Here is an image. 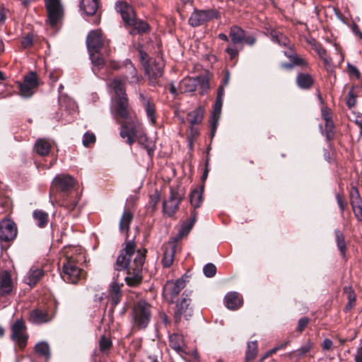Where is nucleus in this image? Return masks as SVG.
Segmentation results:
<instances>
[{
  "label": "nucleus",
  "mask_w": 362,
  "mask_h": 362,
  "mask_svg": "<svg viewBox=\"0 0 362 362\" xmlns=\"http://www.w3.org/2000/svg\"><path fill=\"white\" fill-rule=\"evenodd\" d=\"M257 354V341H250L247 343V347L245 353V359L247 361L253 360Z\"/></svg>",
  "instance_id": "ea45409f"
},
{
  "label": "nucleus",
  "mask_w": 362,
  "mask_h": 362,
  "mask_svg": "<svg viewBox=\"0 0 362 362\" xmlns=\"http://www.w3.org/2000/svg\"><path fill=\"white\" fill-rule=\"evenodd\" d=\"M47 13V21L52 27H54L64 17V6L61 0H45Z\"/></svg>",
  "instance_id": "1a4fd4ad"
},
{
  "label": "nucleus",
  "mask_w": 362,
  "mask_h": 362,
  "mask_svg": "<svg viewBox=\"0 0 362 362\" xmlns=\"http://www.w3.org/2000/svg\"><path fill=\"white\" fill-rule=\"evenodd\" d=\"M75 185V180L68 175H57L52 184L51 194L56 190L59 194L60 198L62 199V206H64V199L71 191Z\"/></svg>",
  "instance_id": "0eeeda50"
},
{
  "label": "nucleus",
  "mask_w": 362,
  "mask_h": 362,
  "mask_svg": "<svg viewBox=\"0 0 362 362\" xmlns=\"http://www.w3.org/2000/svg\"><path fill=\"white\" fill-rule=\"evenodd\" d=\"M308 318L302 317L298 320L297 330L298 332H302V330L308 325Z\"/></svg>",
  "instance_id": "864d4df0"
},
{
  "label": "nucleus",
  "mask_w": 362,
  "mask_h": 362,
  "mask_svg": "<svg viewBox=\"0 0 362 362\" xmlns=\"http://www.w3.org/2000/svg\"><path fill=\"white\" fill-rule=\"evenodd\" d=\"M243 42H245L246 44H247L249 45H253L256 42V39L252 35L246 36L245 35V39H244Z\"/></svg>",
  "instance_id": "680f3d73"
},
{
  "label": "nucleus",
  "mask_w": 362,
  "mask_h": 362,
  "mask_svg": "<svg viewBox=\"0 0 362 362\" xmlns=\"http://www.w3.org/2000/svg\"><path fill=\"white\" fill-rule=\"evenodd\" d=\"M325 132L327 140H332L334 135V125L332 119L325 121Z\"/></svg>",
  "instance_id": "37998d69"
},
{
  "label": "nucleus",
  "mask_w": 362,
  "mask_h": 362,
  "mask_svg": "<svg viewBox=\"0 0 362 362\" xmlns=\"http://www.w3.org/2000/svg\"><path fill=\"white\" fill-rule=\"evenodd\" d=\"M354 122L362 132V115H356Z\"/></svg>",
  "instance_id": "338daca9"
},
{
  "label": "nucleus",
  "mask_w": 362,
  "mask_h": 362,
  "mask_svg": "<svg viewBox=\"0 0 362 362\" xmlns=\"http://www.w3.org/2000/svg\"><path fill=\"white\" fill-rule=\"evenodd\" d=\"M336 197H337V203H338V205H339L340 209L341 211H343L344 209V207H345L344 202H343V200L341 198V197L339 196V194H337Z\"/></svg>",
  "instance_id": "0e129e2a"
},
{
  "label": "nucleus",
  "mask_w": 362,
  "mask_h": 362,
  "mask_svg": "<svg viewBox=\"0 0 362 362\" xmlns=\"http://www.w3.org/2000/svg\"><path fill=\"white\" fill-rule=\"evenodd\" d=\"M223 95H224V89H223V87L221 86L218 88L216 99L223 100Z\"/></svg>",
  "instance_id": "69168bd1"
},
{
  "label": "nucleus",
  "mask_w": 362,
  "mask_h": 362,
  "mask_svg": "<svg viewBox=\"0 0 362 362\" xmlns=\"http://www.w3.org/2000/svg\"><path fill=\"white\" fill-rule=\"evenodd\" d=\"M284 348V345H279L276 347H274V349H270L259 360L260 362L263 361L267 358L269 357L272 354H275L278 350Z\"/></svg>",
  "instance_id": "8fccbe9b"
},
{
  "label": "nucleus",
  "mask_w": 362,
  "mask_h": 362,
  "mask_svg": "<svg viewBox=\"0 0 362 362\" xmlns=\"http://www.w3.org/2000/svg\"><path fill=\"white\" fill-rule=\"evenodd\" d=\"M186 281L183 277L175 281H168L163 288V296L170 303L177 297L180 292L185 287Z\"/></svg>",
  "instance_id": "9b49d317"
},
{
  "label": "nucleus",
  "mask_w": 362,
  "mask_h": 362,
  "mask_svg": "<svg viewBox=\"0 0 362 362\" xmlns=\"http://www.w3.org/2000/svg\"><path fill=\"white\" fill-rule=\"evenodd\" d=\"M296 83L301 89H309L314 83V79L310 74L300 73L297 76Z\"/></svg>",
  "instance_id": "7c9ffc66"
},
{
  "label": "nucleus",
  "mask_w": 362,
  "mask_h": 362,
  "mask_svg": "<svg viewBox=\"0 0 362 362\" xmlns=\"http://www.w3.org/2000/svg\"><path fill=\"white\" fill-rule=\"evenodd\" d=\"M226 51L230 56V58H232V59L235 57L238 53V52L236 49L230 47H228L226 49Z\"/></svg>",
  "instance_id": "052dcab7"
},
{
  "label": "nucleus",
  "mask_w": 362,
  "mask_h": 362,
  "mask_svg": "<svg viewBox=\"0 0 362 362\" xmlns=\"http://www.w3.org/2000/svg\"><path fill=\"white\" fill-rule=\"evenodd\" d=\"M119 135L122 139H127L126 142L129 146H132L137 140L147 150L148 155H151L154 151V145L143 132L141 127L137 121L124 122L122 124Z\"/></svg>",
  "instance_id": "7ed1b4c3"
},
{
  "label": "nucleus",
  "mask_w": 362,
  "mask_h": 362,
  "mask_svg": "<svg viewBox=\"0 0 362 362\" xmlns=\"http://www.w3.org/2000/svg\"><path fill=\"white\" fill-rule=\"evenodd\" d=\"M35 351L40 357L47 361L50 358L49 346L47 342L42 341L37 344L35 346Z\"/></svg>",
  "instance_id": "c9c22d12"
},
{
  "label": "nucleus",
  "mask_w": 362,
  "mask_h": 362,
  "mask_svg": "<svg viewBox=\"0 0 362 362\" xmlns=\"http://www.w3.org/2000/svg\"><path fill=\"white\" fill-rule=\"evenodd\" d=\"M124 78L130 85L135 86L139 83L141 77L138 75L137 71L130 59H127L124 62Z\"/></svg>",
  "instance_id": "6ab92c4d"
},
{
  "label": "nucleus",
  "mask_w": 362,
  "mask_h": 362,
  "mask_svg": "<svg viewBox=\"0 0 362 362\" xmlns=\"http://www.w3.org/2000/svg\"><path fill=\"white\" fill-rule=\"evenodd\" d=\"M44 275L42 269L32 267L24 276L23 281L30 287L34 286Z\"/></svg>",
  "instance_id": "b1692460"
},
{
  "label": "nucleus",
  "mask_w": 362,
  "mask_h": 362,
  "mask_svg": "<svg viewBox=\"0 0 362 362\" xmlns=\"http://www.w3.org/2000/svg\"><path fill=\"white\" fill-rule=\"evenodd\" d=\"M132 318L135 328L139 329L146 328L151 318L150 304L144 300L136 303L132 309Z\"/></svg>",
  "instance_id": "39448f33"
},
{
  "label": "nucleus",
  "mask_w": 362,
  "mask_h": 362,
  "mask_svg": "<svg viewBox=\"0 0 362 362\" xmlns=\"http://www.w3.org/2000/svg\"><path fill=\"white\" fill-rule=\"evenodd\" d=\"M17 234V229L13 222L3 221L0 222V240L6 242L13 240Z\"/></svg>",
  "instance_id": "a211bd4d"
},
{
  "label": "nucleus",
  "mask_w": 362,
  "mask_h": 362,
  "mask_svg": "<svg viewBox=\"0 0 362 362\" xmlns=\"http://www.w3.org/2000/svg\"><path fill=\"white\" fill-rule=\"evenodd\" d=\"M110 86L112 88L115 95V105L112 109L115 117L126 120L125 122L134 121L131 116L129 100L122 81L115 78L112 81Z\"/></svg>",
  "instance_id": "f03ea898"
},
{
  "label": "nucleus",
  "mask_w": 362,
  "mask_h": 362,
  "mask_svg": "<svg viewBox=\"0 0 362 362\" xmlns=\"http://www.w3.org/2000/svg\"><path fill=\"white\" fill-rule=\"evenodd\" d=\"M13 281L7 271L0 272V296L8 295L13 289Z\"/></svg>",
  "instance_id": "412c9836"
},
{
  "label": "nucleus",
  "mask_w": 362,
  "mask_h": 362,
  "mask_svg": "<svg viewBox=\"0 0 362 362\" xmlns=\"http://www.w3.org/2000/svg\"><path fill=\"white\" fill-rule=\"evenodd\" d=\"M95 142V136L94 134L90 132H86L83 135V144L86 147H89L90 144Z\"/></svg>",
  "instance_id": "a18cd8bd"
},
{
  "label": "nucleus",
  "mask_w": 362,
  "mask_h": 362,
  "mask_svg": "<svg viewBox=\"0 0 362 362\" xmlns=\"http://www.w3.org/2000/svg\"><path fill=\"white\" fill-rule=\"evenodd\" d=\"M271 37L273 41L278 43L281 46H287L289 44V40L284 35L279 33L276 30L271 31Z\"/></svg>",
  "instance_id": "a19ab883"
},
{
  "label": "nucleus",
  "mask_w": 362,
  "mask_h": 362,
  "mask_svg": "<svg viewBox=\"0 0 362 362\" xmlns=\"http://www.w3.org/2000/svg\"><path fill=\"white\" fill-rule=\"evenodd\" d=\"M80 9L87 16H93L98 8L97 0H81Z\"/></svg>",
  "instance_id": "cd10ccee"
},
{
  "label": "nucleus",
  "mask_w": 362,
  "mask_h": 362,
  "mask_svg": "<svg viewBox=\"0 0 362 362\" xmlns=\"http://www.w3.org/2000/svg\"><path fill=\"white\" fill-rule=\"evenodd\" d=\"M37 86V74L35 72H30L25 76L23 82L19 84L21 95L24 98L31 97L34 93L33 90Z\"/></svg>",
  "instance_id": "ddd939ff"
},
{
  "label": "nucleus",
  "mask_w": 362,
  "mask_h": 362,
  "mask_svg": "<svg viewBox=\"0 0 362 362\" xmlns=\"http://www.w3.org/2000/svg\"><path fill=\"white\" fill-rule=\"evenodd\" d=\"M349 71H350V73L356 75V76H358V75H359V72H358V69H356V67H355L354 66H349Z\"/></svg>",
  "instance_id": "774afa93"
},
{
  "label": "nucleus",
  "mask_w": 362,
  "mask_h": 362,
  "mask_svg": "<svg viewBox=\"0 0 362 362\" xmlns=\"http://www.w3.org/2000/svg\"><path fill=\"white\" fill-rule=\"evenodd\" d=\"M175 252V246H172L170 248L165 250L162 259V263L164 267H170L172 265L173 262Z\"/></svg>",
  "instance_id": "58836bf2"
},
{
  "label": "nucleus",
  "mask_w": 362,
  "mask_h": 362,
  "mask_svg": "<svg viewBox=\"0 0 362 362\" xmlns=\"http://www.w3.org/2000/svg\"><path fill=\"white\" fill-rule=\"evenodd\" d=\"M209 88V80L206 76L186 78L180 83V90L185 93L193 92L199 88L200 93L204 94Z\"/></svg>",
  "instance_id": "6e6552de"
},
{
  "label": "nucleus",
  "mask_w": 362,
  "mask_h": 362,
  "mask_svg": "<svg viewBox=\"0 0 362 362\" xmlns=\"http://www.w3.org/2000/svg\"><path fill=\"white\" fill-rule=\"evenodd\" d=\"M355 362H362V346L357 349L356 353L354 356Z\"/></svg>",
  "instance_id": "bf43d9fd"
},
{
  "label": "nucleus",
  "mask_w": 362,
  "mask_h": 362,
  "mask_svg": "<svg viewBox=\"0 0 362 362\" xmlns=\"http://www.w3.org/2000/svg\"><path fill=\"white\" fill-rule=\"evenodd\" d=\"M224 303L228 309L235 310L240 307L243 299L237 292H230L225 296Z\"/></svg>",
  "instance_id": "393cba45"
},
{
  "label": "nucleus",
  "mask_w": 362,
  "mask_h": 362,
  "mask_svg": "<svg viewBox=\"0 0 362 362\" xmlns=\"http://www.w3.org/2000/svg\"><path fill=\"white\" fill-rule=\"evenodd\" d=\"M52 317L49 315L42 310H34L30 312V320L33 323L41 324L50 321Z\"/></svg>",
  "instance_id": "c85d7f7f"
},
{
  "label": "nucleus",
  "mask_w": 362,
  "mask_h": 362,
  "mask_svg": "<svg viewBox=\"0 0 362 362\" xmlns=\"http://www.w3.org/2000/svg\"><path fill=\"white\" fill-rule=\"evenodd\" d=\"M36 224L40 228H45L49 220L48 214L42 210H35L33 214Z\"/></svg>",
  "instance_id": "f704fd0d"
},
{
  "label": "nucleus",
  "mask_w": 362,
  "mask_h": 362,
  "mask_svg": "<svg viewBox=\"0 0 362 362\" xmlns=\"http://www.w3.org/2000/svg\"><path fill=\"white\" fill-rule=\"evenodd\" d=\"M32 44H33V38L30 35L25 36L22 41V45L25 47H28L30 46V45H32Z\"/></svg>",
  "instance_id": "13d9d810"
},
{
  "label": "nucleus",
  "mask_w": 362,
  "mask_h": 362,
  "mask_svg": "<svg viewBox=\"0 0 362 362\" xmlns=\"http://www.w3.org/2000/svg\"><path fill=\"white\" fill-rule=\"evenodd\" d=\"M189 293L185 291L182 294L181 301L177 304V310L175 311V317L177 319H180L181 316H183L186 320L189 317L192 315V308L189 307L190 304Z\"/></svg>",
  "instance_id": "2eb2a0df"
},
{
  "label": "nucleus",
  "mask_w": 362,
  "mask_h": 362,
  "mask_svg": "<svg viewBox=\"0 0 362 362\" xmlns=\"http://www.w3.org/2000/svg\"><path fill=\"white\" fill-rule=\"evenodd\" d=\"M145 74L148 76L150 83L155 85L158 78L163 75V63L162 61L146 62L145 64Z\"/></svg>",
  "instance_id": "4468645a"
},
{
  "label": "nucleus",
  "mask_w": 362,
  "mask_h": 362,
  "mask_svg": "<svg viewBox=\"0 0 362 362\" xmlns=\"http://www.w3.org/2000/svg\"><path fill=\"white\" fill-rule=\"evenodd\" d=\"M321 112H322V117L323 118V119L325 121L332 119L330 109H329L327 107H323V108H322Z\"/></svg>",
  "instance_id": "5fc2aeb1"
},
{
  "label": "nucleus",
  "mask_w": 362,
  "mask_h": 362,
  "mask_svg": "<svg viewBox=\"0 0 362 362\" xmlns=\"http://www.w3.org/2000/svg\"><path fill=\"white\" fill-rule=\"evenodd\" d=\"M222 105H223V100H220V99L216 100V103L214 107V111L211 113V115L210 117V120H209L211 127V137H214V136L215 135L216 129H217L218 122V119L220 117Z\"/></svg>",
  "instance_id": "5701e85b"
},
{
  "label": "nucleus",
  "mask_w": 362,
  "mask_h": 362,
  "mask_svg": "<svg viewBox=\"0 0 362 362\" xmlns=\"http://www.w3.org/2000/svg\"><path fill=\"white\" fill-rule=\"evenodd\" d=\"M182 199V194L171 189L169 199L163 204L164 214L168 216H173Z\"/></svg>",
  "instance_id": "dca6fc26"
},
{
  "label": "nucleus",
  "mask_w": 362,
  "mask_h": 362,
  "mask_svg": "<svg viewBox=\"0 0 362 362\" xmlns=\"http://www.w3.org/2000/svg\"><path fill=\"white\" fill-rule=\"evenodd\" d=\"M122 285V284H119L117 282H112L110 286L109 299L112 308H115L120 302L122 296L121 286Z\"/></svg>",
  "instance_id": "bb28decb"
},
{
  "label": "nucleus",
  "mask_w": 362,
  "mask_h": 362,
  "mask_svg": "<svg viewBox=\"0 0 362 362\" xmlns=\"http://www.w3.org/2000/svg\"><path fill=\"white\" fill-rule=\"evenodd\" d=\"M333 346L332 341L329 339H325L322 343V349L325 351L331 349Z\"/></svg>",
  "instance_id": "6e6d98bb"
},
{
  "label": "nucleus",
  "mask_w": 362,
  "mask_h": 362,
  "mask_svg": "<svg viewBox=\"0 0 362 362\" xmlns=\"http://www.w3.org/2000/svg\"><path fill=\"white\" fill-rule=\"evenodd\" d=\"M139 100L141 103L144 105L147 117L149 119L152 124L156 122V108L155 105L150 100V99L144 93L139 94Z\"/></svg>",
  "instance_id": "4be33fe9"
},
{
  "label": "nucleus",
  "mask_w": 362,
  "mask_h": 362,
  "mask_svg": "<svg viewBox=\"0 0 362 362\" xmlns=\"http://www.w3.org/2000/svg\"><path fill=\"white\" fill-rule=\"evenodd\" d=\"M35 150L40 156H45L51 150V144L45 139H38L35 142Z\"/></svg>",
  "instance_id": "473e14b6"
},
{
  "label": "nucleus",
  "mask_w": 362,
  "mask_h": 362,
  "mask_svg": "<svg viewBox=\"0 0 362 362\" xmlns=\"http://www.w3.org/2000/svg\"><path fill=\"white\" fill-rule=\"evenodd\" d=\"M192 226H193V221L188 222L187 223H186L181 228V229L180 230V235L182 236L187 235L190 231Z\"/></svg>",
  "instance_id": "603ef678"
},
{
  "label": "nucleus",
  "mask_w": 362,
  "mask_h": 362,
  "mask_svg": "<svg viewBox=\"0 0 362 362\" xmlns=\"http://www.w3.org/2000/svg\"><path fill=\"white\" fill-rule=\"evenodd\" d=\"M334 234L337 247L340 254L344 257L346 252V243L344 240V234L339 229L334 230Z\"/></svg>",
  "instance_id": "4c0bfd02"
},
{
  "label": "nucleus",
  "mask_w": 362,
  "mask_h": 362,
  "mask_svg": "<svg viewBox=\"0 0 362 362\" xmlns=\"http://www.w3.org/2000/svg\"><path fill=\"white\" fill-rule=\"evenodd\" d=\"M133 218V214L129 211H124L119 221V230L121 233H128L129 224Z\"/></svg>",
  "instance_id": "72a5a7b5"
},
{
  "label": "nucleus",
  "mask_w": 362,
  "mask_h": 362,
  "mask_svg": "<svg viewBox=\"0 0 362 362\" xmlns=\"http://www.w3.org/2000/svg\"><path fill=\"white\" fill-rule=\"evenodd\" d=\"M204 116V109L201 107L189 112L187 116V120L192 124H198L202 122Z\"/></svg>",
  "instance_id": "2f4dec72"
},
{
  "label": "nucleus",
  "mask_w": 362,
  "mask_h": 362,
  "mask_svg": "<svg viewBox=\"0 0 362 362\" xmlns=\"http://www.w3.org/2000/svg\"><path fill=\"white\" fill-rule=\"evenodd\" d=\"M284 55L291 60V63H282L281 67L283 69H291L293 66L305 64L303 59L298 57L296 53L290 48L288 51L284 52Z\"/></svg>",
  "instance_id": "a878e982"
},
{
  "label": "nucleus",
  "mask_w": 362,
  "mask_h": 362,
  "mask_svg": "<svg viewBox=\"0 0 362 362\" xmlns=\"http://www.w3.org/2000/svg\"><path fill=\"white\" fill-rule=\"evenodd\" d=\"M139 52L140 59H141V62L144 64V66H145V64H146V62H148L147 61H146V59L147 58V54L141 49Z\"/></svg>",
  "instance_id": "e2e57ef3"
},
{
  "label": "nucleus",
  "mask_w": 362,
  "mask_h": 362,
  "mask_svg": "<svg viewBox=\"0 0 362 362\" xmlns=\"http://www.w3.org/2000/svg\"><path fill=\"white\" fill-rule=\"evenodd\" d=\"M61 276L67 283L76 284L84 276V272L74 257L66 256L63 262Z\"/></svg>",
  "instance_id": "423d86ee"
},
{
  "label": "nucleus",
  "mask_w": 362,
  "mask_h": 362,
  "mask_svg": "<svg viewBox=\"0 0 362 362\" xmlns=\"http://www.w3.org/2000/svg\"><path fill=\"white\" fill-rule=\"evenodd\" d=\"M202 192L203 187H199L192 190L190 194V203L194 209L199 207L202 202Z\"/></svg>",
  "instance_id": "e433bc0d"
},
{
  "label": "nucleus",
  "mask_w": 362,
  "mask_h": 362,
  "mask_svg": "<svg viewBox=\"0 0 362 362\" xmlns=\"http://www.w3.org/2000/svg\"><path fill=\"white\" fill-rule=\"evenodd\" d=\"M216 18H218V13L216 10L195 11L189 17V23L192 27H197Z\"/></svg>",
  "instance_id": "f8f14e48"
},
{
  "label": "nucleus",
  "mask_w": 362,
  "mask_h": 362,
  "mask_svg": "<svg viewBox=\"0 0 362 362\" xmlns=\"http://www.w3.org/2000/svg\"><path fill=\"white\" fill-rule=\"evenodd\" d=\"M170 346L174 349L181 356L187 354L186 346L182 335L179 334H173L169 337Z\"/></svg>",
  "instance_id": "aec40b11"
},
{
  "label": "nucleus",
  "mask_w": 362,
  "mask_h": 362,
  "mask_svg": "<svg viewBox=\"0 0 362 362\" xmlns=\"http://www.w3.org/2000/svg\"><path fill=\"white\" fill-rule=\"evenodd\" d=\"M351 205L354 210L357 209L359 216L362 219V202L357 197L356 200L351 201Z\"/></svg>",
  "instance_id": "de8ad7c7"
},
{
  "label": "nucleus",
  "mask_w": 362,
  "mask_h": 362,
  "mask_svg": "<svg viewBox=\"0 0 362 362\" xmlns=\"http://www.w3.org/2000/svg\"><path fill=\"white\" fill-rule=\"evenodd\" d=\"M99 346L101 351H106L110 349L112 341L109 338L103 336L100 340Z\"/></svg>",
  "instance_id": "49530a36"
},
{
  "label": "nucleus",
  "mask_w": 362,
  "mask_h": 362,
  "mask_svg": "<svg viewBox=\"0 0 362 362\" xmlns=\"http://www.w3.org/2000/svg\"><path fill=\"white\" fill-rule=\"evenodd\" d=\"M146 252L145 249L136 250V244L132 240L128 241L125 247L120 251L115 269L117 271L127 272L125 281L128 286H136L141 283Z\"/></svg>",
  "instance_id": "f257e3e1"
},
{
  "label": "nucleus",
  "mask_w": 362,
  "mask_h": 362,
  "mask_svg": "<svg viewBox=\"0 0 362 362\" xmlns=\"http://www.w3.org/2000/svg\"><path fill=\"white\" fill-rule=\"evenodd\" d=\"M11 339L16 343L21 349H23L26 346L28 335L26 333L25 323L22 320H18L12 325Z\"/></svg>",
  "instance_id": "9d476101"
},
{
  "label": "nucleus",
  "mask_w": 362,
  "mask_h": 362,
  "mask_svg": "<svg viewBox=\"0 0 362 362\" xmlns=\"http://www.w3.org/2000/svg\"><path fill=\"white\" fill-rule=\"evenodd\" d=\"M93 65L98 69H100L105 64V59L100 57L98 52H89Z\"/></svg>",
  "instance_id": "79ce46f5"
},
{
  "label": "nucleus",
  "mask_w": 362,
  "mask_h": 362,
  "mask_svg": "<svg viewBox=\"0 0 362 362\" xmlns=\"http://www.w3.org/2000/svg\"><path fill=\"white\" fill-rule=\"evenodd\" d=\"M86 44L89 52H98L104 45L101 30L90 31L88 35Z\"/></svg>",
  "instance_id": "f3484780"
},
{
  "label": "nucleus",
  "mask_w": 362,
  "mask_h": 362,
  "mask_svg": "<svg viewBox=\"0 0 362 362\" xmlns=\"http://www.w3.org/2000/svg\"><path fill=\"white\" fill-rule=\"evenodd\" d=\"M315 51L317 52V53L318 54V55L320 58L324 57L325 56L327 55L326 49L324 47H322L321 45H317L315 47Z\"/></svg>",
  "instance_id": "4d7b16f0"
},
{
  "label": "nucleus",
  "mask_w": 362,
  "mask_h": 362,
  "mask_svg": "<svg viewBox=\"0 0 362 362\" xmlns=\"http://www.w3.org/2000/svg\"><path fill=\"white\" fill-rule=\"evenodd\" d=\"M245 34L244 30L237 25H233L230 29L229 37L233 44H240L244 41Z\"/></svg>",
  "instance_id": "c756f323"
},
{
  "label": "nucleus",
  "mask_w": 362,
  "mask_h": 362,
  "mask_svg": "<svg viewBox=\"0 0 362 362\" xmlns=\"http://www.w3.org/2000/svg\"><path fill=\"white\" fill-rule=\"evenodd\" d=\"M356 102V96L354 93V91L352 90H351L348 94V98L346 100V105L349 107L351 108L355 105Z\"/></svg>",
  "instance_id": "09e8293b"
},
{
  "label": "nucleus",
  "mask_w": 362,
  "mask_h": 362,
  "mask_svg": "<svg viewBox=\"0 0 362 362\" xmlns=\"http://www.w3.org/2000/svg\"><path fill=\"white\" fill-rule=\"evenodd\" d=\"M312 348V344L310 341L307 342L305 345L302 346L297 351L299 356H303L308 353Z\"/></svg>",
  "instance_id": "3c124183"
},
{
  "label": "nucleus",
  "mask_w": 362,
  "mask_h": 362,
  "mask_svg": "<svg viewBox=\"0 0 362 362\" xmlns=\"http://www.w3.org/2000/svg\"><path fill=\"white\" fill-rule=\"evenodd\" d=\"M203 272L206 277H213L216 272V267L212 263L206 264L203 268Z\"/></svg>",
  "instance_id": "c03bdc74"
},
{
  "label": "nucleus",
  "mask_w": 362,
  "mask_h": 362,
  "mask_svg": "<svg viewBox=\"0 0 362 362\" xmlns=\"http://www.w3.org/2000/svg\"><path fill=\"white\" fill-rule=\"evenodd\" d=\"M115 8L120 13L124 22L134 28V30L131 31L132 34H135L136 31L138 33H143L148 30V25L145 21L135 18L132 8L127 2L118 1L115 5Z\"/></svg>",
  "instance_id": "20e7f679"
}]
</instances>
